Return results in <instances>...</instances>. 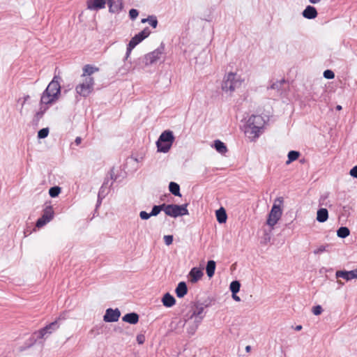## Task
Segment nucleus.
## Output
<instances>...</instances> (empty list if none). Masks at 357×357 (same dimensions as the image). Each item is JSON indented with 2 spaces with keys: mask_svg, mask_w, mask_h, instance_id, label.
<instances>
[{
  "mask_svg": "<svg viewBox=\"0 0 357 357\" xmlns=\"http://www.w3.org/2000/svg\"><path fill=\"white\" fill-rule=\"evenodd\" d=\"M61 77L59 75H54L43 92L40 101V107L35 114L34 121L38 122L48 109L49 106L54 104L59 99L61 96Z\"/></svg>",
  "mask_w": 357,
  "mask_h": 357,
  "instance_id": "nucleus-1",
  "label": "nucleus"
},
{
  "mask_svg": "<svg viewBox=\"0 0 357 357\" xmlns=\"http://www.w3.org/2000/svg\"><path fill=\"white\" fill-rule=\"evenodd\" d=\"M265 124L264 119L260 115H252L245 126V134L251 140L257 139L262 132Z\"/></svg>",
  "mask_w": 357,
  "mask_h": 357,
  "instance_id": "nucleus-2",
  "label": "nucleus"
},
{
  "mask_svg": "<svg viewBox=\"0 0 357 357\" xmlns=\"http://www.w3.org/2000/svg\"><path fill=\"white\" fill-rule=\"evenodd\" d=\"M243 79L236 73H229L224 77L222 83V90L226 93H232L236 89L241 87Z\"/></svg>",
  "mask_w": 357,
  "mask_h": 357,
  "instance_id": "nucleus-3",
  "label": "nucleus"
},
{
  "mask_svg": "<svg viewBox=\"0 0 357 357\" xmlns=\"http://www.w3.org/2000/svg\"><path fill=\"white\" fill-rule=\"evenodd\" d=\"M282 204L283 198L282 197H277L274 201L272 208L268 214V218L267 220V225H269L271 229L273 228V227L276 225L282 216Z\"/></svg>",
  "mask_w": 357,
  "mask_h": 357,
  "instance_id": "nucleus-4",
  "label": "nucleus"
},
{
  "mask_svg": "<svg viewBox=\"0 0 357 357\" xmlns=\"http://www.w3.org/2000/svg\"><path fill=\"white\" fill-rule=\"evenodd\" d=\"M59 325L58 324V321L56 320L50 324L47 325L45 327L41 328L40 330L34 332L31 337V344H33L37 341L40 340H45L48 337V336L52 334L54 331L58 329Z\"/></svg>",
  "mask_w": 357,
  "mask_h": 357,
  "instance_id": "nucleus-5",
  "label": "nucleus"
},
{
  "mask_svg": "<svg viewBox=\"0 0 357 357\" xmlns=\"http://www.w3.org/2000/svg\"><path fill=\"white\" fill-rule=\"evenodd\" d=\"M174 140L173 132L170 130H165L160 135L156 145L159 152L167 153L170 149Z\"/></svg>",
  "mask_w": 357,
  "mask_h": 357,
  "instance_id": "nucleus-6",
  "label": "nucleus"
},
{
  "mask_svg": "<svg viewBox=\"0 0 357 357\" xmlns=\"http://www.w3.org/2000/svg\"><path fill=\"white\" fill-rule=\"evenodd\" d=\"M188 204H166L165 206V213L167 215L177 218L178 216H183L188 215V210L187 209Z\"/></svg>",
  "mask_w": 357,
  "mask_h": 357,
  "instance_id": "nucleus-7",
  "label": "nucleus"
},
{
  "mask_svg": "<svg viewBox=\"0 0 357 357\" xmlns=\"http://www.w3.org/2000/svg\"><path fill=\"white\" fill-rule=\"evenodd\" d=\"M94 80L92 77H86L82 83L79 84L75 91L83 97H87L93 90Z\"/></svg>",
  "mask_w": 357,
  "mask_h": 357,
  "instance_id": "nucleus-8",
  "label": "nucleus"
},
{
  "mask_svg": "<svg viewBox=\"0 0 357 357\" xmlns=\"http://www.w3.org/2000/svg\"><path fill=\"white\" fill-rule=\"evenodd\" d=\"M165 50V45L161 43L159 47L154 51L146 54L143 58L140 59L145 66H149L155 63L160 59L161 55Z\"/></svg>",
  "mask_w": 357,
  "mask_h": 357,
  "instance_id": "nucleus-9",
  "label": "nucleus"
},
{
  "mask_svg": "<svg viewBox=\"0 0 357 357\" xmlns=\"http://www.w3.org/2000/svg\"><path fill=\"white\" fill-rule=\"evenodd\" d=\"M204 310V306L202 303H195L193 307L191 310H190L185 315V321L186 323H190L193 319L195 320H197L198 318H202V320L204 318V316L202 315L203 312Z\"/></svg>",
  "mask_w": 357,
  "mask_h": 357,
  "instance_id": "nucleus-10",
  "label": "nucleus"
},
{
  "mask_svg": "<svg viewBox=\"0 0 357 357\" xmlns=\"http://www.w3.org/2000/svg\"><path fill=\"white\" fill-rule=\"evenodd\" d=\"M54 217V211L51 206H46L43 211L42 217L36 222V227L40 228L49 222Z\"/></svg>",
  "mask_w": 357,
  "mask_h": 357,
  "instance_id": "nucleus-11",
  "label": "nucleus"
},
{
  "mask_svg": "<svg viewBox=\"0 0 357 357\" xmlns=\"http://www.w3.org/2000/svg\"><path fill=\"white\" fill-rule=\"evenodd\" d=\"M151 33V31L148 27L144 28L142 31L139 33L136 34L134 37L131 38L128 45L133 47H135L139 43H140L142 40L146 38Z\"/></svg>",
  "mask_w": 357,
  "mask_h": 357,
  "instance_id": "nucleus-12",
  "label": "nucleus"
},
{
  "mask_svg": "<svg viewBox=\"0 0 357 357\" xmlns=\"http://www.w3.org/2000/svg\"><path fill=\"white\" fill-rule=\"evenodd\" d=\"M121 312L118 308L115 310L108 308L103 316V320L106 322H114L119 320Z\"/></svg>",
  "mask_w": 357,
  "mask_h": 357,
  "instance_id": "nucleus-13",
  "label": "nucleus"
},
{
  "mask_svg": "<svg viewBox=\"0 0 357 357\" xmlns=\"http://www.w3.org/2000/svg\"><path fill=\"white\" fill-rule=\"evenodd\" d=\"M356 269L352 271H337L335 273L336 278H342L347 281L357 278Z\"/></svg>",
  "mask_w": 357,
  "mask_h": 357,
  "instance_id": "nucleus-14",
  "label": "nucleus"
},
{
  "mask_svg": "<svg viewBox=\"0 0 357 357\" xmlns=\"http://www.w3.org/2000/svg\"><path fill=\"white\" fill-rule=\"evenodd\" d=\"M87 8L91 10H98L105 7L106 0H87Z\"/></svg>",
  "mask_w": 357,
  "mask_h": 357,
  "instance_id": "nucleus-15",
  "label": "nucleus"
},
{
  "mask_svg": "<svg viewBox=\"0 0 357 357\" xmlns=\"http://www.w3.org/2000/svg\"><path fill=\"white\" fill-rule=\"evenodd\" d=\"M203 275L204 273L201 268L194 267L189 273V280L192 283H195L202 278Z\"/></svg>",
  "mask_w": 357,
  "mask_h": 357,
  "instance_id": "nucleus-16",
  "label": "nucleus"
},
{
  "mask_svg": "<svg viewBox=\"0 0 357 357\" xmlns=\"http://www.w3.org/2000/svg\"><path fill=\"white\" fill-rule=\"evenodd\" d=\"M109 10L112 13H119L123 7V2L121 0L117 1H108Z\"/></svg>",
  "mask_w": 357,
  "mask_h": 357,
  "instance_id": "nucleus-17",
  "label": "nucleus"
},
{
  "mask_svg": "<svg viewBox=\"0 0 357 357\" xmlns=\"http://www.w3.org/2000/svg\"><path fill=\"white\" fill-rule=\"evenodd\" d=\"M302 15L306 19L312 20L317 17L318 13L314 6H307L303 10Z\"/></svg>",
  "mask_w": 357,
  "mask_h": 357,
  "instance_id": "nucleus-18",
  "label": "nucleus"
},
{
  "mask_svg": "<svg viewBox=\"0 0 357 357\" xmlns=\"http://www.w3.org/2000/svg\"><path fill=\"white\" fill-rule=\"evenodd\" d=\"M201 322L202 318H198L197 320L193 319L189 324L185 322L188 333L190 335H194Z\"/></svg>",
  "mask_w": 357,
  "mask_h": 357,
  "instance_id": "nucleus-19",
  "label": "nucleus"
},
{
  "mask_svg": "<svg viewBox=\"0 0 357 357\" xmlns=\"http://www.w3.org/2000/svg\"><path fill=\"white\" fill-rule=\"evenodd\" d=\"M176 294L178 298H183L188 293V287L185 282H180L175 290Z\"/></svg>",
  "mask_w": 357,
  "mask_h": 357,
  "instance_id": "nucleus-20",
  "label": "nucleus"
},
{
  "mask_svg": "<svg viewBox=\"0 0 357 357\" xmlns=\"http://www.w3.org/2000/svg\"><path fill=\"white\" fill-rule=\"evenodd\" d=\"M122 320L131 324H135L139 321V315L135 312L128 313L123 317Z\"/></svg>",
  "mask_w": 357,
  "mask_h": 357,
  "instance_id": "nucleus-21",
  "label": "nucleus"
},
{
  "mask_svg": "<svg viewBox=\"0 0 357 357\" xmlns=\"http://www.w3.org/2000/svg\"><path fill=\"white\" fill-rule=\"evenodd\" d=\"M162 302L165 307H170L175 304L176 300L169 293H166L163 296Z\"/></svg>",
  "mask_w": 357,
  "mask_h": 357,
  "instance_id": "nucleus-22",
  "label": "nucleus"
},
{
  "mask_svg": "<svg viewBox=\"0 0 357 357\" xmlns=\"http://www.w3.org/2000/svg\"><path fill=\"white\" fill-rule=\"evenodd\" d=\"M328 212L326 208H321L317 211V220L319 222H324L328 220Z\"/></svg>",
  "mask_w": 357,
  "mask_h": 357,
  "instance_id": "nucleus-23",
  "label": "nucleus"
},
{
  "mask_svg": "<svg viewBox=\"0 0 357 357\" xmlns=\"http://www.w3.org/2000/svg\"><path fill=\"white\" fill-rule=\"evenodd\" d=\"M213 147L218 153L221 154H224L227 151V148L226 145L219 139H216L214 141Z\"/></svg>",
  "mask_w": 357,
  "mask_h": 357,
  "instance_id": "nucleus-24",
  "label": "nucleus"
},
{
  "mask_svg": "<svg viewBox=\"0 0 357 357\" xmlns=\"http://www.w3.org/2000/svg\"><path fill=\"white\" fill-rule=\"evenodd\" d=\"M98 70V68H96V67H93L91 65H86L84 66V67L83 68V74L82 75V77H83L84 78H85L86 77H91V75Z\"/></svg>",
  "mask_w": 357,
  "mask_h": 357,
  "instance_id": "nucleus-25",
  "label": "nucleus"
},
{
  "mask_svg": "<svg viewBox=\"0 0 357 357\" xmlns=\"http://www.w3.org/2000/svg\"><path fill=\"white\" fill-rule=\"evenodd\" d=\"M216 218L219 223H225L227 221V215L223 208L216 211Z\"/></svg>",
  "mask_w": 357,
  "mask_h": 357,
  "instance_id": "nucleus-26",
  "label": "nucleus"
},
{
  "mask_svg": "<svg viewBox=\"0 0 357 357\" xmlns=\"http://www.w3.org/2000/svg\"><path fill=\"white\" fill-rule=\"evenodd\" d=\"M215 262L213 260H209L207 262L206 267V274L208 276V278H212L215 273Z\"/></svg>",
  "mask_w": 357,
  "mask_h": 357,
  "instance_id": "nucleus-27",
  "label": "nucleus"
},
{
  "mask_svg": "<svg viewBox=\"0 0 357 357\" xmlns=\"http://www.w3.org/2000/svg\"><path fill=\"white\" fill-rule=\"evenodd\" d=\"M169 190L172 195L178 197L181 196L180 193V186L178 183L173 181L170 182L169 185Z\"/></svg>",
  "mask_w": 357,
  "mask_h": 357,
  "instance_id": "nucleus-28",
  "label": "nucleus"
},
{
  "mask_svg": "<svg viewBox=\"0 0 357 357\" xmlns=\"http://www.w3.org/2000/svg\"><path fill=\"white\" fill-rule=\"evenodd\" d=\"M108 184V179H105L103 184L100 187L99 192H98V198H105L106 195L107 194L108 191L107 190V185Z\"/></svg>",
  "mask_w": 357,
  "mask_h": 357,
  "instance_id": "nucleus-29",
  "label": "nucleus"
},
{
  "mask_svg": "<svg viewBox=\"0 0 357 357\" xmlns=\"http://www.w3.org/2000/svg\"><path fill=\"white\" fill-rule=\"evenodd\" d=\"M165 204L153 206L152 208V210L150 213L151 216L158 215L160 213L161 211H163L165 212Z\"/></svg>",
  "mask_w": 357,
  "mask_h": 357,
  "instance_id": "nucleus-30",
  "label": "nucleus"
},
{
  "mask_svg": "<svg viewBox=\"0 0 357 357\" xmlns=\"http://www.w3.org/2000/svg\"><path fill=\"white\" fill-rule=\"evenodd\" d=\"M349 234L350 231L347 227H341L337 231V236L342 238L347 237Z\"/></svg>",
  "mask_w": 357,
  "mask_h": 357,
  "instance_id": "nucleus-31",
  "label": "nucleus"
},
{
  "mask_svg": "<svg viewBox=\"0 0 357 357\" xmlns=\"http://www.w3.org/2000/svg\"><path fill=\"white\" fill-rule=\"evenodd\" d=\"M300 155V153L296 151H290L288 153V160L286 162L287 164H289L291 162L297 160Z\"/></svg>",
  "mask_w": 357,
  "mask_h": 357,
  "instance_id": "nucleus-32",
  "label": "nucleus"
},
{
  "mask_svg": "<svg viewBox=\"0 0 357 357\" xmlns=\"http://www.w3.org/2000/svg\"><path fill=\"white\" fill-rule=\"evenodd\" d=\"M240 287L241 284L238 280L232 281L229 286L230 291L232 294H237L240 290Z\"/></svg>",
  "mask_w": 357,
  "mask_h": 357,
  "instance_id": "nucleus-33",
  "label": "nucleus"
},
{
  "mask_svg": "<svg viewBox=\"0 0 357 357\" xmlns=\"http://www.w3.org/2000/svg\"><path fill=\"white\" fill-rule=\"evenodd\" d=\"M61 192V188L59 186H54L49 190V194L52 197H57Z\"/></svg>",
  "mask_w": 357,
  "mask_h": 357,
  "instance_id": "nucleus-34",
  "label": "nucleus"
},
{
  "mask_svg": "<svg viewBox=\"0 0 357 357\" xmlns=\"http://www.w3.org/2000/svg\"><path fill=\"white\" fill-rule=\"evenodd\" d=\"M48 134H49V128H42L38 132V137L39 139H44L47 137Z\"/></svg>",
  "mask_w": 357,
  "mask_h": 357,
  "instance_id": "nucleus-35",
  "label": "nucleus"
},
{
  "mask_svg": "<svg viewBox=\"0 0 357 357\" xmlns=\"http://www.w3.org/2000/svg\"><path fill=\"white\" fill-rule=\"evenodd\" d=\"M148 23L153 27L156 28L158 25V20L155 16L154 15H150L149 16V20L148 21Z\"/></svg>",
  "mask_w": 357,
  "mask_h": 357,
  "instance_id": "nucleus-36",
  "label": "nucleus"
},
{
  "mask_svg": "<svg viewBox=\"0 0 357 357\" xmlns=\"http://www.w3.org/2000/svg\"><path fill=\"white\" fill-rule=\"evenodd\" d=\"M138 15H139L138 10L135 8H132L129 11V16L132 20H135L137 18V17L138 16Z\"/></svg>",
  "mask_w": 357,
  "mask_h": 357,
  "instance_id": "nucleus-37",
  "label": "nucleus"
},
{
  "mask_svg": "<svg viewBox=\"0 0 357 357\" xmlns=\"http://www.w3.org/2000/svg\"><path fill=\"white\" fill-rule=\"evenodd\" d=\"M323 311L322 307L319 305L312 307V312L314 315H319Z\"/></svg>",
  "mask_w": 357,
  "mask_h": 357,
  "instance_id": "nucleus-38",
  "label": "nucleus"
},
{
  "mask_svg": "<svg viewBox=\"0 0 357 357\" xmlns=\"http://www.w3.org/2000/svg\"><path fill=\"white\" fill-rule=\"evenodd\" d=\"M324 77L326 79H333L335 77L334 73L331 70H326L324 72Z\"/></svg>",
  "mask_w": 357,
  "mask_h": 357,
  "instance_id": "nucleus-39",
  "label": "nucleus"
},
{
  "mask_svg": "<svg viewBox=\"0 0 357 357\" xmlns=\"http://www.w3.org/2000/svg\"><path fill=\"white\" fill-rule=\"evenodd\" d=\"M164 241L167 245H170L173 242V236L172 235L165 236Z\"/></svg>",
  "mask_w": 357,
  "mask_h": 357,
  "instance_id": "nucleus-40",
  "label": "nucleus"
},
{
  "mask_svg": "<svg viewBox=\"0 0 357 357\" xmlns=\"http://www.w3.org/2000/svg\"><path fill=\"white\" fill-rule=\"evenodd\" d=\"M139 217L142 220H148L151 217V213H148L147 212L142 211L139 213Z\"/></svg>",
  "mask_w": 357,
  "mask_h": 357,
  "instance_id": "nucleus-41",
  "label": "nucleus"
},
{
  "mask_svg": "<svg viewBox=\"0 0 357 357\" xmlns=\"http://www.w3.org/2000/svg\"><path fill=\"white\" fill-rule=\"evenodd\" d=\"M135 47L130 46V45H128L127 50H126V56H125V60H127L128 59V57L130 56V55L131 54L132 50Z\"/></svg>",
  "mask_w": 357,
  "mask_h": 357,
  "instance_id": "nucleus-42",
  "label": "nucleus"
},
{
  "mask_svg": "<svg viewBox=\"0 0 357 357\" xmlns=\"http://www.w3.org/2000/svg\"><path fill=\"white\" fill-rule=\"evenodd\" d=\"M326 250V246L324 245H321L320 247H319L317 249L314 250V253L315 255H318V254H320L323 252H324Z\"/></svg>",
  "mask_w": 357,
  "mask_h": 357,
  "instance_id": "nucleus-43",
  "label": "nucleus"
},
{
  "mask_svg": "<svg viewBox=\"0 0 357 357\" xmlns=\"http://www.w3.org/2000/svg\"><path fill=\"white\" fill-rule=\"evenodd\" d=\"M350 175L351 176H353L354 178H357V166L354 167L350 170Z\"/></svg>",
  "mask_w": 357,
  "mask_h": 357,
  "instance_id": "nucleus-44",
  "label": "nucleus"
},
{
  "mask_svg": "<svg viewBox=\"0 0 357 357\" xmlns=\"http://www.w3.org/2000/svg\"><path fill=\"white\" fill-rule=\"evenodd\" d=\"M284 81H282V82H276V83H273L271 86V88L273 89H278L280 86L282 85V82H284Z\"/></svg>",
  "mask_w": 357,
  "mask_h": 357,
  "instance_id": "nucleus-45",
  "label": "nucleus"
},
{
  "mask_svg": "<svg viewBox=\"0 0 357 357\" xmlns=\"http://www.w3.org/2000/svg\"><path fill=\"white\" fill-rule=\"evenodd\" d=\"M137 341L139 344H143L145 341V337L143 335H138L137 336Z\"/></svg>",
  "mask_w": 357,
  "mask_h": 357,
  "instance_id": "nucleus-46",
  "label": "nucleus"
},
{
  "mask_svg": "<svg viewBox=\"0 0 357 357\" xmlns=\"http://www.w3.org/2000/svg\"><path fill=\"white\" fill-rule=\"evenodd\" d=\"M82 142V138L80 137H77L75 140V143L76 144V145H79Z\"/></svg>",
  "mask_w": 357,
  "mask_h": 357,
  "instance_id": "nucleus-47",
  "label": "nucleus"
},
{
  "mask_svg": "<svg viewBox=\"0 0 357 357\" xmlns=\"http://www.w3.org/2000/svg\"><path fill=\"white\" fill-rule=\"evenodd\" d=\"M232 298H233V299H234V301H241L240 297H239V296H238L236 295V294H232Z\"/></svg>",
  "mask_w": 357,
  "mask_h": 357,
  "instance_id": "nucleus-48",
  "label": "nucleus"
},
{
  "mask_svg": "<svg viewBox=\"0 0 357 357\" xmlns=\"http://www.w3.org/2000/svg\"><path fill=\"white\" fill-rule=\"evenodd\" d=\"M102 199H103V198H98V201H97L96 207H98V206L101 204V202H102Z\"/></svg>",
  "mask_w": 357,
  "mask_h": 357,
  "instance_id": "nucleus-49",
  "label": "nucleus"
},
{
  "mask_svg": "<svg viewBox=\"0 0 357 357\" xmlns=\"http://www.w3.org/2000/svg\"><path fill=\"white\" fill-rule=\"evenodd\" d=\"M30 96L29 95H26L24 97V102L22 103V105L29 99Z\"/></svg>",
  "mask_w": 357,
  "mask_h": 357,
  "instance_id": "nucleus-50",
  "label": "nucleus"
},
{
  "mask_svg": "<svg viewBox=\"0 0 357 357\" xmlns=\"http://www.w3.org/2000/svg\"><path fill=\"white\" fill-rule=\"evenodd\" d=\"M110 177H111V179H113L114 181L116 180V177H114V172H113V169L111 170L110 172Z\"/></svg>",
  "mask_w": 357,
  "mask_h": 357,
  "instance_id": "nucleus-51",
  "label": "nucleus"
},
{
  "mask_svg": "<svg viewBox=\"0 0 357 357\" xmlns=\"http://www.w3.org/2000/svg\"><path fill=\"white\" fill-rule=\"evenodd\" d=\"M149 20V16L147 18L142 19L141 22L142 23H146V22H148Z\"/></svg>",
  "mask_w": 357,
  "mask_h": 357,
  "instance_id": "nucleus-52",
  "label": "nucleus"
},
{
  "mask_svg": "<svg viewBox=\"0 0 357 357\" xmlns=\"http://www.w3.org/2000/svg\"><path fill=\"white\" fill-rule=\"evenodd\" d=\"M311 3L315 4L321 1V0H309Z\"/></svg>",
  "mask_w": 357,
  "mask_h": 357,
  "instance_id": "nucleus-53",
  "label": "nucleus"
},
{
  "mask_svg": "<svg viewBox=\"0 0 357 357\" xmlns=\"http://www.w3.org/2000/svg\"><path fill=\"white\" fill-rule=\"evenodd\" d=\"M301 329H302V326L301 325H298L295 328V330L297 331H301Z\"/></svg>",
  "mask_w": 357,
  "mask_h": 357,
  "instance_id": "nucleus-54",
  "label": "nucleus"
},
{
  "mask_svg": "<svg viewBox=\"0 0 357 357\" xmlns=\"http://www.w3.org/2000/svg\"><path fill=\"white\" fill-rule=\"evenodd\" d=\"M250 348H251V347H250V346H247V347H245V350H246L247 351H250Z\"/></svg>",
  "mask_w": 357,
  "mask_h": 357,
  "instance_id": "nucleus-55",
  "label": "nucleus"
},
{
  "mask_svg": "<svg viewBox=\"0 0 357 357\" xmlns=\"http://www.w3.org/2000/svg\"><path fill=\"white\" fill-rule=\"evenodd\" d=\"M336 109H337V110H341V109H342V106H340V105H337V106L336 107Z\"/></svg>",
  "mask_w": 357,
  "mask_h": 357,
  "instance_id": "nucleus-56",
  "label": "nucleus"
}]
</instances>
